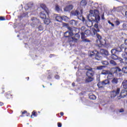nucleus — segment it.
Wrapping results in <instances>:
<instances>
[{"label": "nucleus", "instance_id": "c756f323", "mask_svg": "<svg viewBox=\"0 0 127 127\" xmlns=\"http://www.w3.org/2000/svg\"><path fill=\"white\" fill-rule=\"evenodd\" d=\"M101 63L103 65H105L106 66L109 65V62L107 61H101Z\"/></svg>", "mask_w": 127, "mask_h": 127}, {"label": "nucleus", "instance_id": "9b49d317", "mask_svg": "<svg viewBox=\"0 0 127 127\" xmlns=\"http://www.w3.org/2000/svg\"><path fill=\"white\" fill-rule=\"evenodd\" d=\"M40 6L42 8H43V9H44L45 11H46L48 15H49V13H50V11L48 9V8L46 7V5L44 4H42L40 5Z\"/></svg>", "mask_w": 127, "mask_h": 127}, {"label": "nucleus", "instance_id": "a18cd8bd", "mask_svg": "<svg viewBox=\"0 0 127 127\" xmlns=\"http://www.w3.org/2000/svg\"><path fill=\"white\" fill-rule=\"evenodd\" d=\"M94 27L97 29V30H98V29H100L99 28V25H98V23H96L94 24Z\"/></svg>", "mask_w": 127, "mask_h": 127}, {"label": "nucleus", "instance_id": "a211bd4d", "mask_svg": "<svg viewBox=\"0 0 127 127\" xmlns=\"http://www.w3.org/2000/svg\"><path fill=\"white\" fill-rule=\"evenodd\" d=\"M69 23H70V24L72 25V26H77V24L78 23V21H76V20H71L69 21Z\"/></svg>", "mask_w": 127, "mask_h": 127}, {"label": "nucleus", "instance_id": "2f4dec72", "mask_svg": "<svg viewBox=\"0 0 127 127\" xmlns=\"http://www.w3.org/2000/svg\"><path fill=\"white\" fill-rule=\"evenodd\" d=\"M89 99H90V100H96L97 97L94 95H91L89 96Z\"/></svg>", "mask_w": 127, "mask_h": 127}, {"label": "nucleus", "instance_id": "58836bf2", "mask_svg": "<svg viewBox=\"0 0 127 127\" xmlns=\"http://www.w3.org/2000/svg\"><path fill=\"white\" fill-rule=\"evenodd\" d=\"M115 23L116 26H119V25H120V24H121V22H120V21H119V20H117L115 22Z\"/></svg>", "mask_w": 127, "mask_h": 127}, {"label": "nucleus", "instance_id": "9d476101", "mask_svg": "<svg viewBox=\"0 0 127 127\" xmlns=\"http://www.w3.org/2000/svg\"><path fill=\"white\" fill-rule=\"evenodd\" d=\"M75 35L74 37H72L73 40L71 41V42H77L79 39H80V35L79 34V32L77 33L74 32Z\"/></svg>", "mask_w": 127, "mask_h": 127}, {"label": "nucleus", "instance_id": "0eeeda50", "mask_svg": "<svg viewBox=\"0 0 127 127\" xmlns=\"http://www.w3.org/2000/svg\"><path fill=\"white\" fill-rule=\"evenodd\" d=\"M108 84H110V80L109 79H105L102 82H98L97 86L99 88H104Z\"/></svg>", "mask_w": 127, "mask_h": 127}, {"label": "nucleus", "instance_id": "864d4df0", "mask_svg": "<svg viewBox=\"0 0 127 127\" xmlns=\"http://www.w3.org/2000/svg\"><path fill=\"white\" fill-rule=\"evenodd\" d=\"M31 20H32V21H34V20H36V18L32 17L31 19Z\"/></svg>", "mask_w": 127, "mask_h": 127}, {"label": "nucleus", "instance_id": "ea45409f", "mask_svg": "<svg viewBox=\"0 0 127 127\" xmlns=\"http://www.w3.org/2000/svg\"><path fill=\"white\" fill-rule=\"evenodd\" d=\"M27 7H28V8H31V7H32L33 6V4L31 3H29L27 4Z\"/></svg>", "mask_w": 127, "mask_h": 127}, {"label": "nucleus", "instance_id": "052dcab7", "mask_svg": "<svg viewBox=\"0 0 127 127\" xmlns=\"http://www.w3.org/2000/svg\"><path fill=\"white\" fill-rule=\"evenodd\" d=\"M101 18L102 19H105V16L104 15V14L102 15Z\"/></svg>", "mask_w": 127, "mask_h": 127}, {"label": "nucleus", "instance_id": "c85d7f7f", "mask_svg": "<svg viewBox=\"0 0 127 127\" xmlns=\"http://www.w3.org/2000/svg\"><path fill=\"white\" fill-rule=\"evenodd\" d=\"M56 20L57 21H59V22H60L62 20V18L60 16H58L56 17Z\"/></svg>", "mask_w": 127, "mask_h": 127}, {"label": "nucleus", "instance_id": "20e7f679", "mask_svg": "<svg viewBox=\"0 0 127 127\" xmlns=\"http://www.w3.org/2000/svg\"><path fill=\"white\" fill-rule=\"evenodd\" d=\"M92 31L93 33V35H96L97 38L98 39L96 41V43H98L100 40L102 39V37L100 34H98V32H100V29H98V30H96L95 28L92 29Z\"/></svg>", "mask_w": 127, "mask_h": 127}, {"label": "nucleus", "instance_id": "a19ab883", "mask_svg": "<svg viewBox=\"0 0 127 127\" xmlns=\"http://www.w3.org/2000/svg\"><path fill=\"white\" fill-rule=\"evenodd\" d=\"M80 30L81 31V32H85V31L86 30V27L85 26H82L81 27Z\"/></svg>", "mask_w": 127, "mask_h": 127}, {"label": "nucleus", "instance_id": "5701e85b", "mask_svg": "<svg viewBox=\"0 0 127 127\" xmlns=\"http://www.w3.org/2000/svg\"><path fill=\"white\" fill-rule=\"evenodd\" d=\"M5 98L6 99H12V94H11V93L9 92L6 94Z\"/></svg>", "mask_w": 127, "mask_h": 127}, {"label": "nucleus", "instance_id": "aec40b11", "mask_svg": "<svg viewBox=\"0 0 127 127\" xmlns=\"http://www.w3.org/2000/svg\"><path fill=\"white\" fill-rule=\"evenodd\" d=\"M86 25L87 27H91L93 26V22H92V20L89 19V21H87L86 22Z\"/></svg>", "mask_w": 127, "mask_h": 127}, {"label": "nucleus", "instance_id": "49530a36", "mask_svg": "<svg viewBox=\"0 0 127 127\" xmlns=\"http://www.w3.org/2000/svg\"><path fill=\"white\" fill-rule=\"evenodd\" d=\"M122 57L123 58H124V59H125L126 58H127V54L125 53V54H122Z\"/></svg>", "mask_w": 127, "mask_h": 127}, {"label": "nucleus", "instance_id": "37998d69", "mask_svg": "<svg viewBox=\"0 0 127 127\" xmlns=\"http://www.w3.org/2000/svg\"><path fill=\"white\" fill-rule=\"evenodd\" d=\"M56 10L57 11H59V10H60V7H59V5H58V4L56 5Z\"/></svg>", "mask_w": 127, "mask_h": 127}, {"label": "nucleus", "instance_id": "4d7b16f0", "mask_svg": "<svg viewBox=\"0 0 127 127\" xmlns=\"http://www.w3.org/2000/svg\"><path fill=\"white\" fill-rule=\"evenodd\" d=\"M125 44L127 46V39L125 40Z\"/></svg>", "mask_w": 127, "mask_h": 127}, {"label": "nucleus", "instance_id": "f257e3e1", "mask_svg": "<svg viewBox=\"0 0 127 127\" xmlns=\"http://www.w3.org/2000/svg\"><path fill=\"white\" fill-rule=\"evenodd\" d=\"M111 71L112 72H111L110 70H103L101 72V74L102 75H108L107 76V78L109 80H112L113 78H114V74L116 73H118V72H121L122 71V69L120 68L119 67H116L112 68L111 69Z\"/></svg>", "mask_w": 127, "mask_h": 127}, {"label": "nucleus", "instance_id": "bf43d9fd", "mask_svg": "<svg viewBox=\"0 0 127 127\" xmlns=\"http://www.w3.org/2000/svg\"><path fill=\"white\" fill-rule=\"evenodd\" d=\"M117 60H119V61H122L123 60V59L120 57H118V59H117Z\"/></svg>", "mask_w": 127, "mask_h": 127}, {"label": "nucleus", "instance_id": "5fc2aeb1", "mask_svg": "<svg viewBox=\"0 0 127 127\" xmlns=\"http://www.w3.org/2000/svg\"><path fill=\"white\" fill-rule=\"evenodd\" d=\"M124 52H125V53L127 54V48H125Z\"/></svg>", "mask_w": 127, "mask_h": 127}, {"label": "nucleus", "instance_id": "338daca9", "mask_svg": "<svg viewBox=\"0 0 127 127\" xmlns=\"http://www.w3.org/2000/svg\"><path fill=\"white\" fill-rule=\"evenodd\" d=\"M72 85L73 86H75V83L73 82V83H72Z\"/></svg>", "mask_w": 127, "mask_h": 127}, {"label": "nucleus", "instance_id": "a878e982", "mask_svg": "<svg viewBox=\"0 0 127 127\" xmlns=\"http://www.w3.org/2000/svg\"><path fill=\"white\" fill-rule=\"evenodd\" d=\"M80 4L82 6H85L87 5V0H82L80 1Z\"/></svg>", "mask_w": 127, "mask_h": 127}, {"label": "nucleus", "instance_id": "c9c22d12", "mask_svg": "<svg viewBox=\"0 0 127 127\" xmlns=\"http://www.w3.org/2000/svg\"><path fill=\"white\" fill-rule=\"evenodd\" d=\"M52 78V73L51 72H49L48 73L47 79H51Z\"/></svg>", "mask_w": 127, "mask_h": 127}, {"label": "nucleus", "instance_id": "393cba45", "mask_svg": "<svg viewBox=\"0 0 127 127\" xmlns=\"http://www.w3.org/2000/svg\"><path fill=\"white\" fill-rule=\"evenodd\" d=\"M44 19L45 20H44V22L45 24H47V25H48V24H49L50 23L51 20L48 18H46Z\"/></svg>", "mask_w": 127, "mask_h": 127}, {"label": "nucleus", "instance_id": "ddd939ff", "mask_svg": "<svg viewBox=\"0 0 127 127\" xmlns=\"http://www.w3.org/2000/svg\"><path fill=\"white\" fill-rule=\"evenodd\" d=\"M67 29L70 31L69 32H72V33H75V32H76L77 30H78V29L75 27H71L70 26L67 27Z\"/></svg>", "mask_w": 127, "mask_h": 127}, {"label": "nucleus", "instance_id": "e433bc0d", "mask_svg": "<svg viewBox=\"0 0 127 127\" xmlns=\"http://www.w3.org/2000/svg\"><path fill=\"white\" fill-rule=\"evenodd\" d=\"M122 72H123V73H127V67H123Z\"/></svg>", "mask_w": 127, "mask_h": 127}, {"label": "nucleus", "instance_id": "603ef678", "mask_svg": "<svg viewBox=\"0 0 127 127\" xmlns=\"http://www.w3.org/2000/svg\"><path fill=\"white\" fill-rule=\"evenodd\" d=\"M58 127H62V124H61V123H58Z\"/></svg>", "mask_w": 127, "mask_h": 127}, {"label": "nucleus", "instance_id": "09e8293b", "mask_svg": "<svg viewBox=\"0 0 127 127\" xmlns=\"http://www.w3.org/2000/svg\"><path fill=\"white\" fill-rule=\"evenodd\" d=\"M55 78L57 79V80H59L60 79V76H59V75L57 74L55 76Z\"/></svg>", "mask_w": 127, "mask_h": 127}, {"label": "nucleus", "instance_id": "f3484780", "mask_svg": "<svg viewBox=\"0 0 127 127\" xmlns=\"http://www.w3.org/2000/svg\"><path fill=\"white\" fill-rule=\"evenodd\" d=\"M40 17L42 19H45V18H46V14L44 11H42L40 13Z\"/></svg>", "mask_w": 127, "mask_h": 127}, {"label": "nucleus", "instance_id": "423d86ee", "mask_svg": "<svg viewBox=\"0 0 127 127\" xmlns=\"http://www.w3.org/2000/svg\"><path fill=\"white\" fill-rule=\"evenodd\" d=\"M121 92V88H117L116 90H113L110 92V97L111 98H116L118 96Z\"/></svg>", "mask_w": 127, "mask_h": 127}, {"label": "nucleus", "instance_id": "f03ea898", "mask_svg": "<svg viewBox=\"0 0 127 127\" xmlns=\"http://www.w3.org/2000/svg\"><path fill=\"white\" fill-rule=\"evenodd\" d=\"M94 56L95 59H96V60H98V61L102 60V58H103L102 56H101L100 53L97 51H94L90 53V57H94Z\"/></svg>", "mask_w": 127, "mask_h": 127}, {"label": "nucleus", "instance_id": "6e6d98bb", "mask_svg": "<svg viewBox=\"0 0 127 127\" xmlns=\"http://www.w3.org/2000/svg\"><path fill=\"white\" fill-rule=\"evenodd\" d=\"M124 110L123 109H121L120 110V113H124Z\"/></svg>", "mask_w": 127, "mask_h": 127}, {"label": "nucleus", "instance_id": "2eb2a0df", "mask_svg": "<svg viewBox=\"0 0 127 127\" xmlns=\"http://www.w3.org/2000/svg\"><path fill=\"white\" fill-rule=\"evenodd\" d=\"M94 78L92 76H87V78L85 79L86 83H91L94 81Z\"/></svg>", "mask_w": 127, "mask_h": 127}, {"label": "nucleus", "instance_id": "774afa93", "mask_svg": "<svg viewBox=\"0 0 127 127\" xmlns=\"http://www.w3.org/2000/svg\"><path fill=\"white\" fill-rule=\"evenodd\" d=\"M26 79H27V81H28V80H29V77H26Z\"/></svg>", "mask_w": 127, "mask_h": 127}, {"label": "nucleus", "instance_id": "e2e57ef3", "mask_svg": "<svg viewBox=\"0 0 127 127\" xmlns=\"http://www.w3.org/2000/svg\"><path fill=\"white\" fill-rule=\"evenodd\" d=\"M0 106H3V103L2 102H0Z\"/></svg>", "mask_w": 127, "mask_h": 127}, {"label": "nucleus", "instance_id": "cd10ccee", "mask_svg": "<svg viewBox=\"0 0 127 127\" xmlns=\"http://www.w3.org/2000/svg\"><path fill=\"white\" fill-rule=\"evenodd\" d=\"M111 58L113 60H118V59H119V57H118L116 55H111Z\"/></svg>", "mask_w": 127, "mask_h": 127}, {"label": "nucleus", "instance_id": "0e129e2a", "mask_svg": "<svg viewBox=\"0 0 127 127\" xmlns=\"http://www.w3.org/2000/svg\"><path fill=\"white\" fill-rule=\"evenodd\" d=\"M123 27L127 26V24H123Z\"/></svg>", "mask_w": 127, "mask_h": 127}, {"label": "nucleus", "instance_id": "8fccbe9b", "mask_svg": "<svg viewBox=\"0 0 127 127\" xmlns=\"http://www.w3.org/2000/svg\"><path fill=\"white\" fill-rule=\"evenodd\" d=\"M39 30H40V31H42V30H43V27L42 25H40L39 26Z\"/></svg>", "mask_w": 127, "mask_h": 127}, {"label": "nucleus", "instance_id": "79ce46f5", "mask_svg": "<svg viewBox=\"0 0 127 127\" xmlns=\"http://www.w3.org/2000/svg\"><path fill=\"white\" fill-rule=\"evenodd\" d=\"M115 50H116V52H122L123 51L120 47L117 48Z\"/></svg>", "mask_w": 127, "mask_h": 127}, {"label": "nucleus", "instance_id": "dca6fc26", "mask_svg": "<svg viewBox=\"0 0 127 127\" xmlns=\"http://www.w3.org/2000/svg\"><path fill=\"white\" fill-rule=\"evenodd\" d=\"M73 9V5H69L68 6H66L64 8V10L65 11H69V10H72Z\"/></svg>", "mask_w": 127, "mask_h": 127}, {"label": "nucleus", "instance_id": "412c9836", "mask_svg": "<svg viewBox=\"0 0 127 127\" xmlns=\"http://www.w3.org/2000/svg\"><path fill=\"white\" fill-rule=\"evenodd\" d=\"M122 86L125 90H127V80H124L122 82Z\"/></svg>", "mask_w": 127, "mask_h": 127}, {"label": "nucleus", "instance_id": "39448f33", "mask_svg": "<svg viewBox=\"0 0 127 127\" xmlns=\"http://www.w3.org/2000/svg\"><path fill=\"white\" fill-rule=\"evenodd\" d=\"M64 36L65 38H68V42L71 43L72 40H73V33L70 32L69 31H66L64 34Z\"/></svg>", "mask_w": 127, "mask_h": 127}, {"label": "nucleus", "instance_id": "1a4fd4ad", "mask_svg": "<svg viewBox=\"0 0 127 127\" xmlns=\"http://www.w3.org/2000/svg\"><path fill=\"white\" fill-rule=\"evenodd\" d=\"M97 46L98 47H103V46H105L107 44V41L104 39H101L99 41V42L96 43Z\"/></svg>", "mask_w": 127, "mask_h": 127}, {"label": "nucleus", "instance_id": "680f3d73", "mask_svg": "<svg viewBox=\"0 0 127 127\" xmlns=\"http://www.w3.org/2000/svg\"><path fill=\"white\" fill-rule=\"evenodd\" d=\"M125 59V63H126L127 64V58H126Z\"/></svg>", "mask_w": 127, "mask_h": 127}, {"label": "nucleus", "instance_id": "69168bd1", "mask_svg": "<svg viewBox=\"0 0 127 127\" xmlns=\"http://www.w3.org/2000/svg\"><path fill=\"white\" fill-rule=\"evenodd\" d=\"M125 15L126 16H127V11L125 12Z\"/></svg>", "mask_w": 127, "mask_h": 127}, {"label": "nucleus", "instance_id": "7c9ffc66", "mask_svg": "<svg viewBox=\"0 0 127 127\" xmlns=\"http://www.w3.org/2000/svg\"><path fill=\"white\" fill-rule=\"evenodd\" d=\"M81 34V39H84V38H86V36L85 35V33H84V32H81L80 33Z\"/></svg>", "mask_w": 127, "mask_h": 127}, {"label": "nucleus", "instance_id": "3c124183", "mask_svg": "<svg viewBox=\"0 0 127 127\" xmlns=\"http://www.w3.org/2000/svg\"><path fill=\"white\" fill-rule=\"evenodd\" d=\"M121 49V50H122L123 51V49H125V45H124V44H122L121 45V46L120 47H119Z\"/></svg>", "mask_w": 127, "mask_h": 127}, {"label": "nucleus", "instance_id": "4be33fe9", "mask_svg": "<svg viewBox=\"0 0 127 127\" xmlns=\"http://www.w3.org/2000/svg\"><path fill=\"white\" fill-rule=\"evenodd\" d=\"M37 112L36 111H35V110H34L32 112V114L31 115V119H33V118H35L36 117H37Z\"/></svg>", "mask_w": 127, "mask_h": 127}, {"label": "nucleus", "instance_id": "6ab92c4d", "mask_svg": "<svg viewBox=\"0 0 127 127\" xmlns=\"http://www.w3.org/2000/svg\"><path fill=\"white\" fill-rule=\"evenodd\" d=\"M30 116V114L27 113L26 110H24V112L22 113V115L20 117H29Z\"/></svg>", "mask_w": 127, "mask_h": 127}, {"label": "nucleus", "instance_id": "f704fd0d", "mask_svg": "<svg viewBox=\"0 0 127 127\" xmlns=\"http://www.w3.org/2000/svg\"><path fill=\"white\" fill-rule=\"evenodd\" d=\"M116 53H117V51L116 49H113L111 50V54H112L111 55H115Z\"/></svg>", "mask_w": 127, "mask_h": 127}, {"label": "nucleus", "instance_id": "7ed1b4c3", "mask_svg": "<svg viewBox=\"0 0 127 127\" xmlns=\"http://www.w3.org/2000/svg\"><path fill=\"white\" fill-rule=\"evenodd\" d=\"M92 12L94 13L93 14V17H94V19H93L92 20H95V21L98 22L100 21V19H101V17H100V13L99 12V11L98 10H94L93 11V10H90V13H92Z\"/></svg>", "mask_w": 127, "mask_h": 127}, {"label": "nucleus", "instance_id": "de8ad7c7", "mask_svg": "<svg viewBox=\"0 0 127 127\" xmlns=\"http://www.w3.org/2000/svg\"><path fill=\"white\" fill-rule=\"evenodd\" d=\"M108 23L109 24H110L112 26H113V27H115V24H114V23H112V22H111V21L108 20Z\"/></svg>", "mask_w": 127, "mask_h": 127}, {"label": "nucleus", "instance_id": "72a5a7b5", "mask_svg": "<svg viewBox=\"0 0 127 127\" xmlns=\"http://www.w3.org/2000/svg\"><path fill=\"white\" fill-rule=\"evenodd\" d=\"M105 66L104 65H100L97 67V70H103L105 68Z\"/></svg>", "mask_w": 127, "mask_h": 127}, {"label": "nucleus", "instance_id": "c03bdc74", "mask_svg": "<svg viewBox=\"0 0 127 127\" xmlns=\"http://www.w3.org/2000/svg\"><path fill=\"white\" fill-rule=\"evenodd\" d=\"M5 20V17L4 16H0V21Z\"/></svg>", "mask_w": 127, "mask_h": 127}, {"label": "nucleus", "instance_id": "4468645a", "mask_svg": "<svg viewBox=\"0 0 127 127\" xmlns=\"http://www.w3.org/2000/svg\"><path fill=\"white\" fill-rule=\"evenodd\" d=\"M100 53L101 55H106V56L109 55V52L105 49H101Z\"/></svg>", "mask_w": 127, "mask_h": 127}, {"label": "nucleus", "instance_id": "473e14b6", "mask_svg": "<svg viewBox=\"0 0 127 127\" xmlns=\"http://www.w3.org/2000/svg\"><path fill=\"white\" fill-rule=\"evenodd\" d=\"M110 63L111 64V65H113V66H116V65H117V63H116V62L114 60H111L110 61Z\"/></svg>", "mask_w": 127, "mask_h": 127}, {"label": "nucleus", "instance_id": "6e6552de", "mask_svg": "<svg viewBox=\"0 0 127 127\" xmlns=\"http://www.w3.org/2000/svg\"><path fill=\"white\" fill-rule=\"evenodd\" d=\"M87 70L86 71V76L87 77H93L95 75V71L93 70V68L89 67V68H86Z\"/></svg>", "mask_w": 127, "mask_h": 127}, {"label": "nucleus", "instance_id": "4c0bfd02", "mask_svg": "<svg viewBox=\"0 0 127 127\" xmlns=\"http://www.w3.org/2000/svg\"><path fill=\"white\" fill-rule=\"evenodd\" d=\"M82 41H83V42H91V41H90V40L86 38L82 39Z\"/></svg>", "mask_w": 127, "mask_h": 127}, {"label": "nucleus", "instance_id": "bb28decb", "mask_svg": "<svg viewBox=\"0 0 127 127\" xmlns=\"http://www.w3.org/2000/svg\"><path fill=\"white\" fill-rule=\"evenodd\" d=\"M119 82L117 78H114L112 80V84H118V82Z\"/></svg>", "mask_w": 127, "mask_h": 127}, {"label": "nucleus", "instance_id": "13d9d810", "mask_svg": "<svg viewBox=\"0 0 127 127\" xmlns=\"http://www.w3.org/2000/svg\"><path fill=\"white\" fill-rule=\"evenodd\" d=\"M60 115L62 117H63L64 116V113L63 112H61Z\"/></svg>", "mask_w": 127, "mask_h": 127}, {"label": "nucleus", "instance_id": "f8f14e48", "mask_svg": "<svg viewBox=\"0 0 127 127\" xmlns=\"http://www.w3.org/2000/svg\"><path fill=\"white\" fill-rule=\"evenodd\" d=\"M120 96L121 98H125V97H127V90L125 89L122 90L120 93Z\"/></svg>", "mask_w": 127, "mask_h": 127}, {"label": "nucleus", "instance_id": "b1692460", "mask_svg": "<svg viewBox=\"0 0 127 127\" xmlns=\"http://www.w3.org/2000/svg\"><path fill=\"white\" fill-rule=\"evenodd\" d=\"M84 33H85V35H87V36H90V35H93V34L91 33V30H86Z\"/></svg>", "mask_w": 127, "mask_h": 127}]
</instances>
